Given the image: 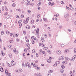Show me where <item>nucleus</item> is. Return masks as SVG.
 <instances>
[{"label": "nucleus", "instance_id": "36", "mask_svg": "<svg viewBox=\"0 0 76 76\" xmlns=\"http://www.w3.org/2000/svg\"><path fill=\"white\" fill-rule=\"evenodd\" d=\"M61 67L62 69H64V68H65V66H64V65H62Z\"/></svg>", "mask_w": 76, "mask_h": 76}, {"label": "nucleus", "instance_id": "33", "mask_svg": "<svg viewBox=\"0 0 76 76\" xmlns=\"http://www.w3.org/2000/svg\"><path fill=\"white\" fill-rule=\"evenodd\" d=\"M12 6L13 7H15L16 6V4L15 3H13L12 4Z\"/></svg>", "mask_w": 76, "mask_h": 76}, {"label": "nucleus", "instance_id": "37", "mask_svg": "<svg viewBox=\"0 0 76 76\" xmlns=\"http://www.w3.org/2000/svg\"><path fill=\"white\" fill-rule=\"evenodd\" d=\"M10 58L12 57V55L11 54H10Z\"/></svg>", "mask_w": 76, "mask_h": 76}, {"label": "nucleus", "instance_id": "42", "mask_svg": "<svg viewBox=\"0 0 76 76\" xmlns=\"http://www.w3.org/2000/svg\"><path fill=\"white\" fill-rule=\"evenodd\" d=\"M61 46L62 47H64V44H62L61 45Z\"/></svg>", "mask_w": 76, "mask_h": 76}, {"label": "nucleus", "instance_id": "55", "mask_svg": "<svg viewBox=\"0 0 76 76\" xmlns=\"http://www.w3.org/2000/svg\"><path fill=\"white\" fill-rule=\"evenodd\" d=\"M62 28H63V26H61L59 27L60 29H61Z\"/></svg>", "mask_w": 76, "mask_h": 76}, {"label": "nucleus", "instance_id": "11", "mask_svg": "<svg viewBox=\"0 0 76 76\" xmlns=\"http://www.w3.org/2000/svg\"><path fill=\"white\" fill-rule=\"evenodd\" d=\"M65 53H69V50L68 49H66L65 50Z\"/></svg>", "mask_w": 76, "mask_h": 76}, {"label": "nucleus", "instance_id": "48", "mask_svg": "<svg viewBox=\"0 0 76 76\" xmlns=\"http://www.w3.org/2000/svg\"><path fill=\"white\" fill-rule=\"evenodd\" d=\"M72 61H73L75 60L74 59V58H73V57L72 58V59H71Z\"/></svg>", "mask_w": 76, "mask_h": 76}, {"label": "nucleus", "instance_id": "19", "mask_svg": "<svg viewBox=\"0 0 76 76\" xmlns=\"http://www.w3.org/2000/svg\"><path fill=\"white\" fill-rule=\"evenodd\" d=\"M14 52L16 54V48H14Z\"/></svg>", "mask_w": 76, "mask_h": 76}, {"label": "nucleus", "instance_id": "60", "mask_svg": "<svg viewBox=\"0 0 76 76\" xmlns=\"http://www.w3.org/2000/svg\"><path fill=\"white\" fill-rule=\"evenodd\" d=\"M36 57H38V53H36Z\"/></svg>", "mask_w": 76, "mask_h": 76}, {"label": "nucleus", "instance_id": "12", "mask_svg": "<svg viewBox=\"0 0 76 76\" xmlns=\"http://www.w3.org/2000/svg\"><path fill=\"white\" fill-rule=\"evenodd\" d=\"M47 61L48 63H51V60L50 59H48Z\"/></svg>", "mask_w": 76, "mask_h": 76}, {"label": "nucleus", "instance_id": "23", "mask_svg": "<svg viewBox=\"0 0 76 76\" xmlns=\"http://www.w3.org/2000/svg\"><path fill=\"white\" fill-rule=\"evenodd\" d=\"M76 58V55H74L73 57H72V58H74V59H75Z\"/></svg>", "mask_w": 76, "mask_h": 76}, {"label": "nucleus", "instance_id": "26", "mask_svg": "<svg viewBox=\"0 0 76 76\" xmlns=\"http://www.w3.org/2000/svg\"><path fill=\"white\" fill-rule=\"evenodd\" d=\"M24 17V15H23L22 14L21 15V18H23Z\"/></svg>", "mask_w": 76, "mask_h": 76}, {"label": "nucleus", "instance_id": "64", "mask_svg": "<svg viewBox=\"0 0 76 76\" xmlns=\"http://www.w3.org/2000/svg\"><path fill=\"white\" fill-rule=\"evenodd\" d=\"M42 47H44L45 46V45H44L43 43L42 44Z\"/></svg>", "mask_w": 76, "mask_h": 76}, {"label": "nucleus", "instance_id": "15", "mask_svg": "<svg viewBox=\"0 0 76 76\" xmlns=\"http://www.w3.org/2000/svg\"><path fill=\"white\" fill-rule=\"evenodd\" d=\"M43 20H44V21H45V22H47V18H44Z\"/></svg>", "mask_w": 76, "mask_h": 76}, {"label": "nucleus", "instance_id": "8", "mask_svg": "<svg viewBox=\"0 0 76 76\" xmlns=\"http://www.w3.org/2000/svg\"><path fill=\"white\" fill-rule=\"evenodd\" d=\"M65 59L66 60V61H69V60H70V58H68V57H66L65 58Z\"/></svg>", "mask_w": 76, "mask_h": 76}, {"label": "nucleus", "instance_id": "21", "mask_svg": "<svg viewBox=\"0 0 76 76\" xmlns=\"http://www.w3.org/2000/svg\"><path fill=\"white\" fill-rule=\"evenodd\" d=\"M26 28H27V29H30V26H26Z\"/></svg>", "mask_w": 76, "mask_h": 76}, {"label": "nucleus", "instance_id": "17", "mask_svg": "<svg viewBox=\"0 0 76 76\" xmlns=\"http://www.w3.org/2000/svg\"><path fill=\"white\" fill-rule=\"evenodd\" d=\"M60 63V61H58L56 62V64H59Z\"/></svg>", "mask_w": 76, "mask_h": 76}, {"label": "nucleus", "instance_id": "38", "mask_svg": "<svg viewBox=\"0 0 76 76\" xmlns=\"http://www.w3.org/2000/svg\"><path fill=\"white\" fill-rule=\"evenodd\" d=\"M54 2L51 3L50 4V6H53V5H54Z\"/></svg>", "mask_w": 76, "mask_h": 76}, {"label": "nucleus", "instance_id": "27", "mask_svg": "<svg viewBox=\"0 0 76 76\" xmlns=\"http://www.w3.org/2000/svg\"><path fill=\"white\" fill-rule=\"evenodd\" d=\"M31 42L33 44H34V43H35V40H33L31 41Z\"/></svg>", "mask_w": 76, "mask_h": 76}, {"label": "nucleus", "instance_id": "16", "mask_svg": "<svg viewBox=\"0 0 76 76\" xmlns=\"http://www.w3.org/2000/svg\"><path fill=\"white\" fill-rule=\"evenodd\" d=\"M61 60H64V56H61Z\"/></svg>", "mask_w": 76, "mask_h": 76}, {"label": "nucleus", "instance_id": "4", "mask_svg": "<svg viewBox=\"0 0 76 76\" xmlns=\"http://www.w3.org/2000/svg\"><path fill=\"white\" fill-rule=\"evenodd\" d=\"M27 66H28V67L29 69L31 68V65H30V64L28 62H27Z\"/></svg>", "mask_w": 76, "mask_h": 76}, {"label": "nucleus", "instance_id": "13", "mask_svg": "<svg viewBox=\"0 0 76 76\" xmlns=\"http://www.w3.org/2000/svg\"><path fill=\"white\" fill-rule=\"evenodd\" d=\"M23 23H25V24H26V23H28V22L27 21L24 20L23 21Z\"/></svg>", "mask_w": 76, "mask_h": 76}, {"label": "nucleus", "instance_id": "29", "mask_svg": "<svg viewBox=\"0 0 76 76\" xmlns=\"http://www.w3.org/2000/svg\"><path fill=\"white\" fill-rule=\"evenodd\" d=\"M1 53H2V56H4V53L3 52V51H1Z\"/></svg>", "mask_w": 76, "mask_h": 76}, {"label": "nucleus", "instance_id": "5", "mask_svg": "<svg viewBox=\"0 0 76 76\" xmlns=\"http://www.w3.org/2000/svg\"><path fill=\"white\" fill-rule=\"evenodd\" d=\"M0 70L1 72H2L4 71L3 68V67L1 66H0Z\"/></svg>", "mask_w": 76, "mask_h": 76}, {"label": "nucleus", "instance_id": "43", "mask_svg": "<svg viewBox=\"0 0 76 76\" xmlns=\"http://www.w3.org/2000/svg\"><path fill=\"white\" fill-rule=\"evenodd\" d=\"M22 27V24H20L19 25V28Z\"/></svg>", "mask_w": 76, "mask_h": 76}, {"label": "nucleus", "instance_id": "63", "mask_svg": "<svg viewBox=\"0 0 76 76\" xmlns=\"http://www.w3.org/2000/svg\"><path fill=\"white\" fill-rule=\"evenodd\" d=\"M42 54H45V51H42Z\"/></svg>", "mask_w": 76, "mask_h": 76}, {"label": "nucleus", "instance_id": "49", "mask_svg": "<svg viewBox=\"0 0 76 76\" xmlns=\"http://www.w3.org/2000/svg\"><path fill=\"white\" fill-rule=\"evenodd\" d=\"M53 66H54V67H55L56 66H57V64H54L53 65Z\"/></svg>", "mask_w": 76, "mask_h": 76}, {"label": "nucleus", "instance_id": "1", "mask_svg": "<svg viewBox=\"0 0 76 76\" xmlns=\"http://www.w3.org/2000/svg\"><path fill=\"white\" fill-rule=\"evenodd\" d=\"M5 71L6 75H8L9 76H11V73H8L7 70L6 69Z\"/></svg>", "mask_w": 76, "mask_h": 76}, {"label": "nucleus", "instance_id": "20", "mask_svg": "<svg viewBox=\"0 0 76 76\" xmlns=\"http://www.w3.org/2000/svg\"><path fill=\"white\" fill-rule=\"evenodd\" d=\"M32 52L33 53H35V50L34 49H33L32 50Z\"/></svg>", "mask_w": 76, "mask_h": 76}, {"label": "nucleus", "instance_id": "40", "mask_svg": "<svg viewBox=\"0 0 76 76\" xmlns=\"http://www.w3.org/2000/svg\"><path fill=\"white\" fill-rule=\"evenodd\" d=\"M48 52L49 54H51V52H50V50H48Z\"/></svg>", "mask_w": 76, "mask_h": 76}, {"label": "nucleus", "instance_id": "45", "mask_svg": "<svg viewBox=\"0 0 76 76\" xmlns=\"http://www.w3.org/2000/svg\"><path fill=\"white\" fill-rule=\"evenodd\" d=\"M71 10H73V7H72L71 8Z\"/></svg>", "mask_w": 76, "mask_h": 76}, {"label": "nucleus", "instance_id": "57", "mask_svg": "<svg viewBox=\"0 0 76 76\" xmlns=\"http://www.w3.org/2000/svg\"><path fill=\"white\" fill-rule=\"evenodd\" d=\"M2 66H4V63H2Z\"/></svg>", "mask_w": 76, "mask_h": 76}, {"label": "nucleus", "instance_id": "39", "mask_svg": "<svg viewBox=\"0 0 76 76\" xmlns=\"http://www.w3.org/2000/svg\"><path fill=\"white\" fill-rule=\"evenodd\" d=\"M13 37H14V38H15V37H16V34H13Z\"/></svg>", "mask_w": 76, "mask_h": 76}, {"label": "nucleus", "instance_id": "18", "mask_svg": "<svg viewBox=\"0 0 76 76\" xmlns=\"http://www.w3.org/2000/svg\"><path fill=\"white\" fill-rule=\"evenodd\" d=\"M48 47H45L43 49L44 50H48Z\"/></svg>", "mask_w": 76, "mask_h": 76}, {"label": "nucleus", "instance_id": "54", "mask_svg": "<svg viewBox=\"0 0 76 76\" xmlns=\"http://www.w3.org/2000/svg\"><path fill=\"white\" fill-rule=\"evenodd\" d=\"M34 36H32L31 37V39H34Z\"/></svg>", "mask_w": 76, "mask_h": 76}, {"label": "nucleus", "instance_id": "53", "mask_svg": "<svg viewBox=\"0 0 76 76\" xmlns=\"http://www.w3.org/2000/svg\"><path fill=\"white\" fill-rule=\"evenodd\" d=\"M2 10L3 11L4 10V7L2 6Z\"/></svg>", "mask_w": 76, "mask_h": 76}, {"label": "nucleus", "instance_id": "28", "mask_svg": "<svg viewBox=\"0 0 76 76\" xmlns=\"http://www.w3.org/2000/svg\"><path fill=\"white\" fill-rule=\"evenodd\" d=\"M42 42H44L45 40H44V38H42Z\"/></svg>", "mask_w": 76, "mask_h": 76}, {"label": "nucleus", "instance_id": "46", "mask_svg": "<svg viewBox=\"0 0 76 76\" xmlns=\"http://www.w3.org/2000/svg\"><path fill=\"white\" fill-rule=\"evenodd\" d=\"M61 73H63V72H64V70H63V69H61Z\"/></svg>", "mask_w": 76, "mask_h": 76}, {"label": "nucleus", "instance_id": "25", "mask_svg": "<svg viewBox=\"0 0 76 76\" xmlns=\"http://www.w3.org/2000/svg\"><path fill=\"white\" fill-rule=\"evenodd\" d=\"M4 34V31H2L1 32V35H3Z\"/></svg>", "mask_w": 76, "mask_h": 76}, {"label": "nucleus", "instance_id": "50", "mask_svg": "<svg viewBox=\"0 0 76 76\" xmlns=\"http://www.w3.org/2000/svg\"><path fill=\"white\" fill-rule=\"evenodd\" d=\"M13 40H10V43H12V42H13Z\"/></svg>", "mask_w": 76, "mask_h": 76}, {"label": "nucleus", "instance_id": "24", "mask_svg": "<svg viewBox=\"0 0 76 76\" xmlns=\"http://www.w3.org/2000/svg\"><path fill=\"white\" fill-rule=\"evenodd\" d=\"M29 17H27L26 19V21H27L28 22V21L29 20Z\"/></svg>", "mask_w": 76, "mask_h": 76}, {"label": "nucleus", "instance_id": "10", "mask_svg": "<svg viewBox=\"0 0 76 76\" xmlns=\"http://www.w3.org/2000/svg\"><path fill=\"white\" fill-rule=\"evenodd\" d=\"M36 33H37V34H39V28H37V30H36Z\"/></svg>", "mask_w": 76, "mask_h": 76}, {"label": "nucleus", "instance_id": "6", "mask_svg": "<svg viewBox=\"0 0 76 76\" xmlns=\"http://www.w3.org/2000/svg\"><path fill=\"white\" fill-rule=\"evenodd\" d=\"M57 53L58 54H60L61 53V51L59 50V51H57Z\"/></svg>", "mask_w": 76, "mask_h": 76}, {"label": "nucleus", "instance_id": "35", "mask_svg": "<svg viewBox=\"0 0 76 76\" xmlns=\"http://www.w3.org/2000/svg\"><path fill=\"white\" fill-rule=\"evenodd\" d=\"M49 73H53V70H50L49 71Z\"/></svg>", "mask_w": 76, "mask_h": 76}, {"label": "nucleus", "instance_id": "44", "mask_svg": "<svg viewBox=\"0 0 76 76\" xmlns=\"http://www.w3.org/2000/svg\"><path fill=\"white\" fill-rule=\"evenodd\" d=\"M37 70H40V68L39 67H38L37 68Z\"/></svg>", "mask_w": 76, "mask_h": 76}, {"label": "nucleus", "instance_id": "61", "mask_svg": "<svg viewBox=\"0 0 76 76\" xmlns=\"http://www.w3.org/2000/svg\"><path fill=\"white\" fill-rule=\"evenodd\" d=\"M75 76V75L73 73L70 75V76Z\"/></svg>", "mask_w": 76, "mask_h": 76}, {"label": "nucleus", "instance_id": "58", "mask_svg": "<svg viewBox=\"0 0 76 76\" xmlns=\"http://www.w3.org/2000/svg\"><path fill=\"white\" fill-rule=\"evenodd\" d=\"M27 5H31V4H30V2H28L27 3Z\"/></svg>", "mask_w": 76, "mask_h": 76}, {"label": "nucleus", "instance_id": "22", "mask_svg": "<svg viewBox=\"0 0 76 76\" xmlns=\"http://www.w3.org/2000/svg\"><path fill=\"white\" fill-rule=\"evenodd\" d=\"M6 33L7 34V35H9V34H10V32H9V31H7Z\"/></svg>", "mask_w": 76, "mask_h": 76}, {"label": "nucleus", "instance_id": "14", "mask_svg": "<svg viewBox=\"0 0 76 76\" xmlns=\"http://www.w3.org/2000/svg\"><path fill=\"white\" fill-rule=\"evenodd\" d=\"M31 23L32 25L34 24V21L33 20H31Z\"/></svg>", "mask_w": 76, "mask_h": 76}, {"label": "nucleus", "instance_id": "34", "mask_svg": "<svg viewBox=\"0 0 76 76\" xmlns=\"http://www.w3.org/2000/svg\"><path fill=\"white\" fill-rule=\"evenodd\" d=\"M74 53H76V48H75L74 49Z\"/></svg>", "mask_w": 76, "mask_h": 76}, {"label": "nucleus", "instance_id": "47", "mask_svg": "<svg viewBox=\"0 0 76 76\" xmlns=\"http://www.w3.org/2000/svg\"><path fill=\"white\" fill-rule=\"evenodd\" d=\"M66 74H63L62 75V76H66Z\"/></svg>", "mask_w": 76, "mask_h": 76}, {"label": "nucleus", "instance_id": "30", "mask_svg": "<svg viewBox=\"0 0 76 76\" xmlns=\"http://www.w3.org/2000/svg\"><path fill=\"white\" fill-rule=\"evenodd\" d=\"M10 18V15H8L7 17V19H9V18Z\"/></svg>", "mask_w": 76, "mask_h": 76}, {"label": "nucleus", "instance_id": "41", "mask_svg": "<svg viewBox=\"0 0 76 76\" xmlns=\"http://www.w3.org/2000/svg\"><path fill=\"white\" fill-rule=\"evenodd\" d=\"M13 35V34L12 33H11L10 34V36H12V35Z\"/></svg>", "mask_w": 76, "mask_h": 76}, {"label": "nucleus", "instance_id": "9", "mask_svg": "<svg viewBox=\"0 0 76 76\" xmlns=\"http://www.w3.org/2000/svg\"><path fill=\"white\" fill-rule=\"evenodd\" d=\"M41 5V2H39V3L37 5V6L39 7V6H40Z\"/></svg>", "mask_w": 76, "mask_h": 76}, {"label": "nucleus", "instance_id": "3", "mask_svg": "<svg viewBox=\"0 0 76 76\" xmlns=\"http://www.w3.org/2000/svg\"><path fill=\"white\" fill-rule=\"evenodd\" d=\"M26 46L27 47H28V48H27V50H29L30 49V47H29V46H30L29 43H27L26 44Z\"/></svg>", "mask_w": 76, "mask_h": 76}, {"label": "nucleus", "instance_id": "32", "mask_svg": "<svg viewBox=\"0 0 76 76\" xmlns=\"http://www.w3.org/2000/svg\"><path fill=\"white\" fill-rule=\"evenodd\" d=\"M61 3L62 4H64V2L63 1H61Z\"/></svg>", "mask_w": 76, "mask_h": 76}, {"label": "nucleus", "instance_id": "7", "mask_svg": "<svg viewBox=\"0 0 76 76\" xmlns=\"http://www.w3.org/2000/svg\"><path fill=\"white\" fill-rule=\"evenodd\" d=\"M33 67H34L35 69H37V68H38V66H36L35 64H34L33 65Z\"/></svg>", "mask_w": 76, "mask_h": 76}, {"label": "nucleus", "instance_id": "31", "mask_svg": "<svg viewBox=\"0 0 76 76\" xmlns=\"http://www.w3.org/2000/svg\"><path fill=\"white\" fill-rule=\"evenodd\" d=\"M25 67H27V62L26 63H25Z\"/></svg>", "mask_w": 76, "mask_h": 76}, {"label": "nucleus", "instance_id": "59", "mask_svg": "<svg viewBox=\"0 0 76 76\" xmlns=\"http://www.w3.org/2000/svg\"><path fill=\"white\" fill-rule=\"evenodd\" d=\"M27 12H28V13H31V11L29 10H28Z\"/></svg>", "mask_w": 76, "mask_h": 76}, {"label": "nucleus", "instance_id": "2", "mask_svg": "<svg viewBox=\"0 0 76 76\" xmlns=\"http://www.w3.org/2000/svg\"><path fill=\"white\" fill-rule=\"evenodd\" d=\"M64 16L65 18H69V15L67 13H65Z\"/></svg>", "mask_w": 76, "mask_h": 76}, {"label": "nucleus", "instance_id": "62", "mask_svg": "<svg viewBox=\"0 0 76 76\" xmlns=\"http://www.w3.org/2000/svg\"><path fill=\"white\" fill-rule=\"evenodd\" d=\"M11 66H14V64H13V63H11Z\"/></svg>", "mask_w": 76, "mask_h": 76}, {"label": "nucleus", "instance_id": "56", "mask_svg": "<svg viewBox=\"0 0 76 76\" xmlns=\"http://www.w3.org/2000/svg\"><path fill=\"white\" fill-rule=\"evenodd\" d=\"M49 58V59H50V60H52V59H53V58H52L50 57Z\"/></svg>", "mask_w": 76, "mask_h": 76}, {"label": "nucleus", "instance_id": "52", "mask_svg": "<svg viewBox=\"0 0 76 76\" xmlns=\"http://www.w3.org/2000/svg\"><path fill=\"white\" fill-rule=\"evenodd\" d=\"M25 66V64L24 63H23L22 64V67H23Z\"/></svg>", "mask_w": 76, "mask_h": 76}, {"label": "nucleus", "instance_id": "51", "mask_svg": "<svg viewBox=\"0 0 76 76\" xmlns=\"http://www.w3.org/2000/svg\"><path fill=\"white\" fill-rule=\"evenodd\" d=\"M48 34L49 35V37H51V34H50V33H48Z\"/></svg>", "mask_w": 76, "mask_h": 76}]
</instances>
